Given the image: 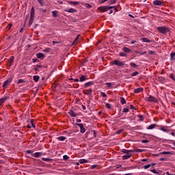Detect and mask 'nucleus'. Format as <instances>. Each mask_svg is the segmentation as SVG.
I'll return each mask as SVG.
<instances>
[{"instance_id":"nucleus-1","label":"nucleus","mask_w":175,"mask_h":175,"mask_svg":"<svg viewBox=\"0 0 175 175\" xmlns=\"http://www.w3.org/2000/svg\"><path fill=\"white\" fill-rule=\"evenodd\" d=\"M157 30L160 32V33H162L163 35H166L167 32H170V29L169 27H158L157 28Z\"/></svg>"},{"instance_id":"nucleus-2","label":"nucleus","mask_w":175,"mask_h":175,"mask_svg":"<svg viewBox=\"0 0 175 175\" xmlns=\"http://www.w3.org/2000/svg\"><path fill=\"white\" fill-rule=\"evenodd\" d=\"M146 100L147 102H154V103H157V102H158V100H157L155 97L151 95H149L148 97H146Z\"/></svg>"},{"instance_id":"nucleus-3","label":"nucleus","mask_w":175,"mask_h":175,"mask_svg":"<svg viewBox=\"0 0 175 175\" xmlns=\"http://www.w3.org/2000/svg\"><path fill=\"white\" fill-rule=\"evenodd\" d=\"M98 10L101 13H105V12H107V10H110V8H109V6H101L98 8Z\"/></svg>"},{"instance_id":"nucleus-4","label":"nucleus","mask_w":175,"mask_h":175,"mask_svg":"<svg viewBox=\"0 0 175 175\" xmlns=\"http://www.w3.org/2000/svg\"><path fill=\"white\" fill-rule=\"evenodd\" d=\"M75 125H77V126H79L81 133H85V128H84V124L81 123H76Z\"/></svg>"},{"instance_id":"nucleus-5","label":"nucleus","mask_w":175,"mask_h":175,"mask_svg":"<svg viewBox=\"0 0 175 175\" xmlns=\"http://www.w3.org/2000/svg\"><path fill=\"white\" fill-rule=\"evenodd\" d=\"M113 64L117 65V66H124V65H125V63L120 60H115L113 61Z\"/></svg>"},{"instance_id":"nucleus-6","label":"nucleus","mask_w":175,"mask_h":175,"mask_svg":"<svg viewBox=\"0 0 175 175\" xmlns=\"http://www.w3.org/2000/svg\"><path fill=\"white\" fill-rule=\"evenodd\" d=\"M43 155V152H37L31 154V157H34V158H40Z\"/></svg>"},{"instance_id":"nucleus-7","label":"nucleus","mask_w":175,"mask_h":175,"mask_svg":"<svg viewBox=\"0 0 175 175\" xmlns=\"http://www.w3.org/2000/svg\"><path fill=\"white\" fill-rule=\"evenodd\" d=\"M11 83H12L11 79H7L6 81H4L3 84V88H6V86L9 85V84H10Z\"/></svg>"},{"instance_id":"nucleus-8","label":"nucleus","mask_w":175,"mask_h":175,"mask_svg":"<svg viewBox=\"0 0 175 175\" xmlns=\"http://www.w3.org/2000/svg\"><path fill=\"white\" fill-rule=\"evenodd\" d=\"M132 157V153H126L125 155L122 156L123 161H125V159H129Z\"/></svg>"},{"instance_id":"nucleus-9","label":"nucleus","mask_w":175,"mask_h":175,"mask_svg":"<svg viewBox=\"0 0 175 175\" xmlns=\"http://www.w3.org/2000/svg\"><path fill=\"white\" fill-rule=\"evenodd\" d=\"M30 17L35 18V8L33 7L31 8L30 11Z\"/></svg>"},{"instance_id":"nucleus-10","label":"nucleus","mask_w":175,"mask_h":175,"mask_svg":"<svg viewBox=\"0 0 175 175\" xmlns=\"http://www.w3.org/2000/svg\"><path fill=\"white\" fill-rule=\"evenodd\" d=\"M94 84H95V83H94V81H89V82L85 83L84 87H85V88H88V87H91V85H94Z\"/></svg>"},{"instance_id":"nucleus-11","label":"nucleus","mask_w":175,"mask_h":175,"mask_svg":"<svg viewBox=\"0 0 175 175\" xmlns=\"http://www.w3.org/2000/svg\"><path fill=\"white\" fill-rule=\"evenodd\" d=\"M83 94L84 95H91V94H92V90L89 89V90H83Z\"/></svg>"},{"instance_id":"nucleus-12","label":"nucleus","mask_w":175,"mask_h":175,"mask_svg":"<svg viewBox=\"0 0 175 175\" xmlns=\"http://www.w3.org/2000/svg\"><path fill=\"white\" fill-rule=\"evenodd\" d=\"M153 5L155 6H161V5H162V1L159 0H155L153 1Z\"/></svg>"},{"instance_id":"nucleus-13","label":"nucleus","mask_w":175,"mask_h":175,"mask_svg":"<svg viewBox=\"0 0 175 175\" xmlns=\"http://www.w3.org/2000/svg\"><path fill=\"white\" fill-rule=\"evenodd\" d=\"M68 114H70V117H77V113H75L73 110H70Z\"/></svg>"},{"instance_id":"nucleus-14","label":"nucleus","mask_w":175,"mask_h":175,"mask_svg":"<svg viewBox=\"0 0 175 175\" xmlns=\"http://www.w3.org/2000/svg\"><path fill=\"white\" fill-rule=\"evenodd\" d=\"M143 88H138L134 90L135 94H139V92H143Z\"/></svg>"},{"instance_id":"nucleus-15","label":"nucleus","mask_w":175,"mask_h":175,"mask_svg":"<svg viewBox=\"0 0 175 175\" xmlns=\"http://www.w3.org/2000/svg\"><path fill=\"white\" fill-rule=\"evenodd\" d=\"M65 12H68V13H76V12H77V10H76L74 8H68L65 10Z\"/></svg>"},{"instance_id":"nucleus-16","label":"nucleus","mask_w":175,"mask_h":175,"mask_svg":"<svg viewBox=\"0 0 175 175\" xmlns=\"http://www.w3.org/2000/svg\"><path fill=\"white\" fill-rule=\"evenodd\" d=\"M121 152H123V154H129V152H133V150H128L126 149H122Z\"/></svg>"},{"instance_id":"nucleus-17","label":"nucleus","mask_w":175,"mask_h":175,"mask_svg":"<svg viewBox=\"0 0 175 175\" xmlns=\"http://www.w3.org/2000/svg\"><path fill=\"white\" fill-rule=\"evenodd\" d=\"M36 57L37 58H44V54H43L42 53H38L36 54Z\"/></svg>"},{"instance_id":"nucleus-18","label":"nucleus","mask_w":175,"mask_h":175,"mask_svg":"<svg viewBox=\"0 0 175 175\" xmlns=\"http://www.w3.org/2000/svg\"><path fill=\"white\" fill-rule=\"evenodd\" d=\"M155 126H158V125H157L156 124H150L149 126H148L147 129H148V130L154 129V128H155Z\"/></svg>"},{"instance_id":"nucleus-19","label":"nucleus","mask_w":175,"mask_h":175,"mask_svg":"<svg viewBox=\"0 0 175 175\" xmlns=\"http://www.w3.org/2000/svg\"><path fill=\"white\" fill-rule=\"evenodd\" d=\"M52 16L53 17H58V11L57 10L52 11Z\"/></svg>"},{"instance_id":"nucleus-20","label":"nucleus","mask_w":175,"mask_h":175,"mask_svg":"<svg viewBox=\"0 0 175 175\" xmlns=\"http://www.w3.org/2000/svg\"><path fill=\"white\" fill-rule=\"evenodd\" d=\"M158 81H159L160 83H165V77H159Z\"/></svg>"},{"instance_id":"nucleus-21","label":"nucleus","mask_w":175,"mask_h":175,"mask_svg":"<svg viewBox=\"0 0 175 175\" xmlns=\"http://www.w3.org/2000/svg\"><path fill=\"white\" fill-rule=\"evenodd\" d=\"M120 103L122 105H125V103H126V100H125V98L124 97H120Z\"/></svg>"},{"instance_id":"nucleus-22","label":"nucleus","mask_w":175,"mask_h":175,"mask_svg":"<svg viewBox=\"0 0 175 175\" xmlns=\"http://www.w3.org/2000/svg\"><path fill=\"white\" fill-rule=\"evenodd\" d=\"M39 79H40V77L38 75H34L33 77V79L36 81V83H38V81H39Z\"/></svg>"},{"instance_id":"nucleus-23","label":"nucleus","mask_w":175,"mask_h":175,"mask_svg":"<svg viewBox=\"0 0 175 175\" xmlns=\"http://www.w3.org/2000/svg\"><path fill=\"white\" fill-rule=\"evenodd\" d=\"M122 51H124V53H131V50L128 47H124Z\"/></svg>"},{"instance_id":"nucleus-24","label":"nucleus","mask_w":175,"mask_h":175,"mask_svg":"<svg viewBox=\"0 0 175 175\" xmlns=\"http://www.w3.org/2000/svg\"><path fill=\"white\" fill-rule=\"evenodd\" d=\"M170 57H171V58H170L171 61H174V59H175V57H175V52L171 53Z\"/></svg>"},{"instance_id":"nucleus-25","label":"nucleus","mask_w":175,"mask_h":175,"mask_svg":"<svg viewBox=\"0 0 175 175\" xmlns=\"http://www.w3.org/2000/svg\"><path fill=\"white\" fill-rule=\"evenodd\" d=\"M143 151H144V150L137 148L133 150V152H143Z\"/></svg>"},{"instance_id":"nucleus-26","label":"nucleus","mask_w":175,"mask_h":175,"mask_svg":"<svg viewBox=\"0 0 175 175\" xmlns=\"http://www.w3.org/2000/svg\"><path fill=\"white\" fill-rule=\"evenodd\" d=\"M7 100H8V97H4V98H0V105H2V103H3V102H5Z\"/></svg>"},{"instance_id":"nucleus-27","label":"nucleus","mask_w":175,"mask_h":175,"mask_svg":"<svg viewBox=\"0 0 175 175\" xmlns=\"http://www.w3.org/2000/svg\"><path fill=\"white\" fill-rule=\"evenodd\" d=\"M57 140H59V142H64V140H66V137L61 136L57 137Z\"/></svg>"},{"instance_id":"nucleus-28","label":"nucleus","mask_w":175,"mask_h":175,"mask_svg":"<svg viewBox=\"0 0 175 175\" xmlns=\"http://www.w3.org/2000/svg\"><path fill=\"white\" fill-rule=\"evenodd\" d=\"M79 38H80V35L77 36V37L76 38V39H75V40H74V42H72V45L77 44L78 40H79Z\"/></svg>"},{"instance_id":"nucleus-29","label":"nucleus","mask_w":175,"mask_h":175,"mask_svg":"<svg viewBox=\"0 0 175 175\" xmlns=\"http://www.w3.org/2000/svg\"><path fill=\"white\" fill-rule=\"evenodd\" d=\"M68 3H69V5H79V1H68Z\"/></svg>"},{"instance_id":"nucleus-30","label":"nucleus","mask_w":175,"mask_h":175,"mask_svg":"<svg viewBox=\"0 0 175 175\" xmlns=\"http://www.w3.org/2000/svg\"><path fill=\"white\" fill-rule=\"evenodd\" d=\"M87 77H85V75H82L79 79V81H85Z\"/></svg>"},{"instance_id":"nucleus-31","label":"nucleus","mask_w":175,"mask_h":175,"mask_svg":"<svg viewBox=\"0 0 175 175\" xmlns=\"http://www.w3.org/2000/svg\"><path fill=\"white\" fill-rule=\"evenodd\" d=\"M142 42H144L145 43H151V40L147 39L146 38H143Z\"/></svg>"},{"instance_id":"nucleus-32","label":"nucleus","mask_w":175,"mask_h":175,"mask_svg":"<svg viewBox=\"0 0 175 175\" xmlns=\"http://www.w3.org/2000/svg\"><path fill=\"white\" fill-rule=\"evenodd\" d=\"M42 160L44 161V162H50V161H53V159H51L50 158H44V157H43L42 159Z\"/></svg>"},{"instance_id":"nucleus-33","label":"nucleus","mask_w":175,"mask_h":175,"mask_svg":"<svg viewBox=\"0 0 175 175\" xmlns=\"http://www.w3.org/2000/svg\"><path fill=\"white\" fill-rule=\"evenodd\" d=\"M33 19H34V18L30 17V19L29 21V25H32V24L33 23Z\"/></svg>"},{"instance_id":"nucleus-34","label":"nucleus","mask_w":175,"mask_h":175,"mask_svg":"<svg viewBox=\"0 0 175 175\" xmlns=\"http://www.w3.org/2000/svg\"><path fill=\"white\" fill-rule=\"evenodd\" d=\"M38 3H40V6H44V3H43V0H37Z\"/></svg>"},{"instance_id":"nucleus-35","label":"nucleus","mask_w":175,"mask_h":175,"mask_svg":"<svg viewBox=\"0 0 175 175\" xmlns=\"http://www.w3.org/2000/svg\"><path fill=\"white\" fill-rule=\"evenodd\" d=\"M130 66H132V68H137V65L133 62L130 63Z\"/></svg>"},{"instance_id":"nucleus-36","label":"nucleus","mask_w":175,"mask_h":175,"mask_svg":"<svg viewBox=\"0 0 175 175\" xmlns=\"http://www.w3.org/2000/svg\"><path fill=\"white\" fill-rule=\"evenodd\" d=\"M105 85H107L108 88H113L112 83H107Z\"/></svg>"},{"instance_id":"nucleus-37","label":"nucleus","mask_w":175,"mask_h":175,"mask_svg":"<svg viewBox=\"0 0 175 175\" xmlns=\"http://www.w3.org/2000/svg\"><path fill=\"white\" fill-rule=\"evenodd\" d=\"M88 161L85 159H80L79 163H87Z\"/></svg>"},{"instance_id":"nucleus-38","label":"nucleus","mask_w":175,"mask_h":175,"mask_svg":"<svg viewBox=\"0 0 175 175\" xmlns=\"http://www.w3.org/2000/svg\"><path fill=\"white\" fill-rule=\"evenodd\" d=\"M14 61V56H11L10 57V64H13Z\"/></svg>"},{"instance_id":"nucleus-39","label":"nucleus","mask_w":175,"mask_h":175,"mask_svg":"<svg viewBox=\"0 0 175 175\" xmlns=\"http://www.w3.org/2000/svg\"><path fill=\"white\" fill-rule=\"evenodd\" d=\"M137 75H139V72L135 71V72L131 73V76H132L133 77V76H137Z\"/></svg>"},{"instance_id":"nucleus-40","label":"nucleus","mask_w":175,"mask_h":175,"mask_svg":"<svg viewBox=\"0 0 175 175\" xmlns=\"http://www.w3.org/2000/svg\"><path fill=\"white\" fill-rule=\"evenodd\" d=\"M100 95L103 96V98H107V95L103 92H100Z\"/></svg>"},{"instance_id":"nucleus-41","label":"nucleus","mask_w":175,"mask_h":175,"mask_svg":"<svg viewBox=\"0 0 175 175\" xmlns=\"http://www.w3.org/2000/svg\"><path fill=\"white\" fill-rule=\"evenodd\" d=\"M30 124L33 128H36L35 124H33V120H30Z\"/></svg>"},{"instance_id":"nucleus-42","label":"nucleus","mask_w":175,"mask_h":175,"mask_svg":"<svg viewBox=\"0 0 175 175\" xmlns=\"http://www.w3.org/2000/svg\"><path fill=\"white\" fill-rule=\"evenodd\" d=\"M138 118H139V121H143L144 120V116L138 115Z\"/></svg>"},{"instance_id":"nucleus-43","label":"nucleus","mask_w":175,"mask_h":175,"mask_svg":"<svg viewBox=\"0 0 175 175\" xmlns=\"http://www.w3.org/2000/svg\"><path fill=\"white\" fill-rule=\"evenodd\" d=\"M116 0H110L109 1V5H113V4L116 3Z\"/></svg>"},{"instance_id":"nucleus-44","label":"nucleus","mask_w":175,"mask_h":175,"mask_svg":"<svg viewBox=\"0 0 175 175\" xmlns=\"http://www.w3.org/2000/svg\"><path fill=\"white\" fill-rule=\"evenodd\" d=\"M119 55H120V57H126V55H127L126 53H124L122 52H120L119 53Z\"/></svg>"},{"instance_id":"nucleus-45","label":"nucleus","mask_w":175,"mask_h":175,"mask_svg":"<svg viewBox=\"0 0 175 175\" xmlns=\"http://www.w3.org/2000/svg\"><path fill=\"white\" fill-rule=\"evenodd\" d=\"M149 167H151V164L144 165V169H148Z\"/></svg>"},{"instance_id":"nucleus-46","label":"nucleus","mask_w":175,"mask_h":175,"mask_svg":"<svg viewBox=\"0 0 175 175\" xmlns=\"http://www.w3.org/2000/svg\"><path fill=\"white\" fill-rule=\"evenodd\" d=\"M129 111V109L124 108L122 110V113H128Z\"/></svg>"},{"instance_id":"nucleus-47","label":"nucleus","mask_w":175,"mask_h":175,"mask_svg":"<svg viewBox=\"0 0 175 175\" xmlns=\"http://www.w3.org/2000/svg\"><path fill=\"white\" fill-rule=\"evenodd\" d=\"M50 50H51L50 48H46L45 49L43 50V51L44 53H50Z\"/></svg>"},{"instance_id":"nucleus-48","label":"nucleus","mask_w":175,"mask_h":175,"mask_svg":"<svg viewBox=\"0 0 175 175\" xmlns=\"http://www.w3.org/2000/svg\"><path fill=\"white\" fill-rule=\"evenodd\" d=\"M85 8H92V5H91L90 3H85Z\"/></svg>"},{"instance_id":"nucleus-49","label":"nucleus","mask_w":175,"mask_h":175,"mask_svg":"<svg viewBox=\"0 0 175 175\" xmlns=\"http://www.w3.org/2000/svg\"><path fill=\"white\" fill-rule=\"evenodd\" d=\"M105 106H106L107 109H111V105L109 103H106Z\"/></svg>"},{"instance_id":"nucleus-50","label":"nucleus","mask_w":175,"mask_h":175,"mask_svg":"<svg viewBox=\"0 0 175 175\" xmlns=\"http://www.w3.org/2000/svg\"><path fill=\"white\" fill-rule=\"evenodd\" d=\"M160 154H163V155H165V154L170 155V154H172V152H163L162 153H160Z\"/></svg>"},{"instance_id":"nucleus-51","label":"nucleus","mask_w":175,"mask_h":175,"mask_svg":"<svg viewBox=\"0 0 175 175\" xmlns=\"http://www.w3.org/2000/svg\"><path fill=\"white\" fill-rule=\"evenodd\" d=\"M63 159H64V161H68V159H69V157H68V155H64L63 157Z\"/></svg>"},{"instance_id":"nucleus-52","label":"nucleus","mask_w":175,"mask_h":175,"mask_svg":"<svg viewBox=\"0 0 175 175\" xmlns=\"http://www.w3.org/2000/svg\"><path fill=\"white\" fill-rule=\"evenodd\" d=\"M21 83H25V81L24 79H19L18 81V84H20Z\"/></svg>"},{"instance_id":"nucleus-53","label":"nucleus","mask_w":175,"mask_h":175,"mask_svg":"<svg viewBox=\"0 0 175 175\" xmlns=\"http://www.w3.org/2000/svg\"><path fill=\"white\" fill-rule=\"evenodd\" d=\"M123 131H124L123 129H120V130L116 132V135H120L121 133H122Z\"/></svg>"},{"instance_id":"nucleus-54","label":"nucleus","mask_w":175,"mask_h":175,"mask_svg":"<svg viewBox=\"0 0 175 175\" xmlns=\"http://www.w3.org/2000/svg\"><path fill=\"white\" fill-rule=\"evenodd\" d=\"M12 23H10L8 26H7V29H10L12 27Z\"/></svg>"},{"instance_id":"nucleus-55","label":"nucleus","mask_w":175,"mask_h":175,"mask_svg":"<svg viewBox=\"0 0 175 175\" xmlns=\"http://www.w3.org/2000/svg\"><path fill=\"white\" fill-rule=\"evenodd\" d=\"M150 172H152V173H154V174H158V172H157L155 169L150 170Z\"/></svg>"},{"instance_id":"nucleus-56","label":"nucleus","mask_w":175,"mask_h":175,"mask_svg":"<svg viewBox=\"0 0 175 175\" xmlns=\"http://www.w3.org/2000/svg\"><path fill=\"white\" fill-rule=\"evenodd\" d=\"M161 131H163V132H167V130L165 129V127H161Z\"/></svg>"},{"instance_id":"nucleus-57","label":"nucleus","mask_w":175,"mask_h":175,"mask_svg":"<svg viewBox=\"0 0 175 175\" xmlns=\"http://www.w3.org/2000/svg\"><path fill=\"white\" fill-rule=\"evenodd\" d=\"M109 10L110 9H114L116 10V12H117V8L114 7V6H109Z\"/></svg>"},{"instance_id":"nucleus-58","label":"nucleus","mask_w":175,"mask_h":175,"mask_svg":"<svg viewBox=\"0 0 175 175\" xmlns=\"http://www.w3.org/2000/svg\"><path fill=\"white\" fill-rule=\"evenodd\" d=\"M142 143H150V141L147 140V139H143L142 141Z\"/></svg>"},{"instance_id":"nucleus-59","label":"nucleus","mask_w":175,"mask_h":175,"mask_svg":"<svg viewBox=\"0 0 175 175\" xmlns=\"http://www.w3.org/2000/svg\"><path fill=\"white\" fill-rule=\"evenodd\" d=\"M148 53H149V54H152V55H154V54H155V52L153 51H148Z\"/></svg>"},{"instance_id":"nucleus-60","label":"nucleus","mask_w":175,"mask_h":175,"mask_svg":"<svg viewBox=\"0 0 175 175\" xmlns=\"http://www.w3.org/2000/svg\"><path fill=\"white\" fill-rule=\"evenodd\" d=\"M99 3H104V2L107 1V0H98Z\"/></svg>"},{"instance_id":"nucleus-61","label":"nucleus","mask_w":175,"mask_h":175,"mask_svg":"<svg viewBox=\"0 0 175 175\" xmlns=\"http://www.w3.org/2000/svg\"><path fill=\"white\" fill-rule=\"evenodd\" d=\"M170 77H171V79H173L174 81H175L174 75L173 74H170Z\"/></svg>"},{"instance_id":"nucleus-62","label":"nucleus","mask_w":175,"mask_h":175,"mask_svg":"<svg viewBox=\"0 0 175 175\" xmlns=\"http://www.w3.org/2000/svg\"><path fill=\"white\" fill-rule=\"evenodd\" d=\"M130 109H131V110H135V109H136V108L134 107L133 105H130Z\"/></svg>"},{"instance_id":"nucleus-63","label":"nucleus","mask_w":175,"mask_h":175,"mask_svg":"<svg viewBox=\"0 0 175 175\" xmlns=\"http://www.w3.org/2000/svg\"><path fill=\"white\" fill-rule=\"evenodd\" d=\"M27 154H33V152H32V150H27L26 151Z\"/></svg>"},{"instance_id":"nucleus-64","label":"nucleus","mask_w":175,"mask_h":175,"mask_svg":"<svg viewBox=\"0 0 175 175\" xmlns=\"http://www.w3.org/2000/svg\"><path fill=\"white\" fill-rule=\"evenodd\" d=\"M95 167H96V165H92V169H95Z\"/></svg>"}]
</instances>
